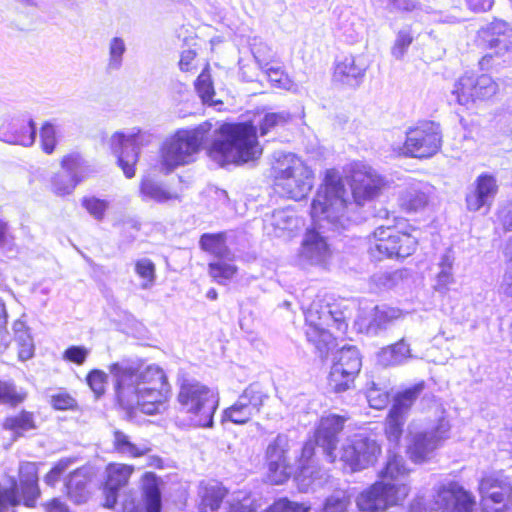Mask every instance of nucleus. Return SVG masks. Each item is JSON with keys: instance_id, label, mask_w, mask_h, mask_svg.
I'll list each match as a JSON object with an SVG mask.
<instances>
[{"instance_id": "obj_31", "label": "nucleus", "mask_w": 512, "mask_h": 512, "mask_svg": "<svg viewBox=\"0 0 512 512\" xmlns=\"http://www.w3.org/2000/svg\"><path fill=\"white\" fill-rule=\"evenodd\" d=\"M412 358H414V355L405 339L382 349L378 355L379 363L384 366L402 365Z\"/></svg>"}, {"instance_id": "obj_47", "label": "nucleus", "mask_w": 512, "mask_h": 512, "mask_svg": "<svg viewBox=\"0 0 512 512\" xmlns=\"http://www.w3.org/2000/svg\"><path fill=\"white\" fill-rule=\"evenodd\" d=\"M309 508L289 501L287 498H281L275 501L265 512H308ZM229 512H254L244 505L232 506Z\"/></svg>"}, {"instance_id": "obj_37", "label": "nucleus", "mask_w": 512, "mask_h": 512, "mask_svg": "<svg viewBox=\"0 0 512 512\" xmlns=\"http://www.w3.org/2000/svg\"><path fill=\"white\" fill-rule=\"evenodd\" d=\"M140 193L144 199L153 200L158 203H166L180 199L178 193L168 190L163 185L151 179H144L142 181Z\"/></svg>"}, {"instance_id": "obj_1", "label": "nucleus", "mask_w": 512, "mask_h": 512, "mask_svg": "<svg viewBox=\"0 0 512 512\" xmlns=\"http://www.w3.org/2000/svg\"><path fill=\"white\" fill-rule=\"evenodd\" d=\"M350 194L338 172L328 170L324 184L319 188L311 204V217L319 229H307L297 253V262L306 268L325 267L332 257L327 237L320 229L338 230L351 222L349 212L353 206Z\"/></svg>"}, {"instance_id": "obj_21", "label": "nucleus", "mask_w": 512, "mask_h": 512, "mask_svg": "<svg viewBox=\"0 0 512 512\" xmlns=\"http://www.w3.org/2000/svg\"><path fill=\"white\" fill-rule=\"evenodd\" d=\"M434 505L438 512H472L475 501L460 485L451 482L436 490Z\"/></svg>"}, {"instance_id": "obj_38", "label": "nucleus", "mask_w": 512, "mask_h": 512, "mask_svg": "<svg viewBox=\"0 0 512 512\" xmlns=\"http://www.w3.org/2000/svg\"><path fill=\"white\" fill-rule=\"evenodd\" d=\"M61 167L79 182H82L94 172L92 167L79 153H71L64 156L61 161Z\"/></svg>"}, {"instance_id": "obj_54", "label": "nucleus", "mask_w": 512, "mask_h": 512, "mask_svg": "<svg viewBox=\"0 0 512 512\" xmlns=\"http://www.w3.org/2000/svg\"><path fill=\"white\" fill-rule=\"evenodd\" d=\"M413 34L410 27L402 28L398 31L394 45L391 49V54L396 59H402L406 54L409 46L413 42Z\"/></svg>"}, {"instance_id": "obj_20", "label": "nucleus", "mask_w": 512, "mask_h": 512, "mask_svg": "<svg viewBox=\"0 0 512 512\" xmlns=\"http://www.w3.org/2000/svg\"><path fill=\"white\" fill-rule=\"evenodd\" d=\"M483 512H505L512 508V487L495 477L482 479L479 486Z\"/></svg>"}, {"instance_id": "obj_7", "label": "nucleus", "mask_w": 512, "mask_h": 512, "mask_svg": "<svg viewBox=\"0 0 512 512\" xmlns=\"http://www.w3.org/2000/svg\"><path fill=\"white\" fill-rule=\"evenodd\" d=\"M313 186V172L296 155L284 154L274 166V187L277 193L290 199L301 200Z\"/></svg>"}, {"instance_id": "obj_2", "label": "nucleus", "mask_w": 512, "mask_h": 512, "mask_svg": "<svg viewBox=\"0 0 512 512\" xmlns=\"http://www.w3.org/2000/svg\"><path fill=\"white\" fill-rule=\"evenodd\" d=\"M119 404L128 411L138 409L154 415L166 409L171 388L164 370L157 365L139 367L122 360L109 366Z\"/></svg>"}, {"instance_id": "obj_53", "label": "nucleus", "mask_w": 512, "mask_h": 512, "mask_svg": "<svg viewBox=\"0 0 512 512\" xmlns=\"http://www.w3.org/2000/svg\"><path fill=\"white\" fill-rule=\"evenodd\" d=\"M135 272L143 280L141 287L149 289L155 282V265L147 258L139 259L135 263Z\"/></svg>"}, {"instance_id": "obj_40", "label": "nucleus", "mask_w": 512, "mask_h": 512, "mask_svg": "<svg viewBox=\"0 0 512 512\" xmlns=\"http://www.w3.org/2000/svg\"><path fill=\"white\" fill-rule=\"evenodd\" d=\"M409 469L402 456L389 453L386 465L380 472L382 481L391 483H403L402 480L408 475Z\"/></svg>"}, {"instance_id": "obj_15", "label": "nucleus", "mask_w": 512, "mask_h": 512, "mask_svg": "<svg viewBox=\"0 0 512 512\" xmlns=\"http://www.w3.org/2000/svg\"><path fill=\"white\" fill-rule=\"evenodd\" d=\"M362 366L358 349L354 346H344L333 358V364L328 377V384L335 392H344L351 388L356 375Z\"/></svg>"}, {"instance_id": "obj_45", "label": "nucleus", "mask_w": 512, "mask_h": 512, "mask_svg": "<svg viewBox=\"0 0 512 512\" xmlns=\"http://www.w3.org/2000/svg\"><path fill=\"white\" fill-rule=\"evenodd\" d=\"M292 120V116L288 111L269 112L259 121V130L261 136H265L271 131L286 126Z\"/></svg>"}, {"instance_id": "obj_11", "label": "nucleus", "mask_w": 512, "mask_h": 512, "mask_svg": "<svg viewBox=\"0 0 512 512\" xmlns=\"http://www.w3.org/2000/svg\"><path fill=\"white\" fill-rule=\"evenodd\" d=\"M450 423L442 414L436 425L430 428L410 432L408 436L407 454L415 463H423L430 460L434 452L449 437Z\"/></svg>"}, {"instance_id": "obj_41", "label": "nucleus", "mask_w": 512, "mask_h": 512, "mask_svg": "<svg viewBox=\"0 0 512 512\" xmlns=\"http://www.w3.org/2000/svg\"><path fill=\"white\" fill-rule=\"evenodd\" d=\"M113 445L118 453L133 458L143 456L150 452V448L147 445L131 442L128 435L118 430L114 432Z\"/></svg>"}, {"instance_id": "obj_35", "label": "nucleus", "mask_w": 512, "mask_h": 512, "mask_svg": "<svg viewBox=\"0 0 512 512\" xmlns=\"http://www.w3.org/2000/svg\"><path fill=\"white\" fill-rule=\"evenodd\" d=\"M145 512L161 511V494L155 474L147 472L142 479Z\"/></svg>"}, {"instance_id": "obj_34", "label": "nucleus", "mask_w": 512, "mask_h": 512, "mask_svg": "<svg viewBox=\"0 0 512 512\" xmlns=\"http://www.w3.org/2000/svg\"><path fill=\"white\" fill-rule=\"evenodd\" d=\"M454 255L448 250L446 251L440 258L438 263L439 271L435 277L434 290L441 293L446 294L449 291L450 285L455 282L453 275V264H454Z\"/></svg>"}, {"instance_id": "obj_9", "label": "nucleus", "mask_w": 512, "mask_h": 512, "mask_svg": "<svg viewBox=\"0 0 512 512\" xmlns=\"http://www.w3.org/2000/svg\"><path fill=\"white\" fill-rule=\"evenodd\" d=\"M19 491L17 482L11 479L9 487L0 485V512H14L13 508L23 500L26 506L32 507L39 496L38 469L33 462H23L19 467Z\"/></svg>"}, {"instance_id": "obj_10", "label": "nucleus", "mask_w": 512, "mask_h": 512, "mask_svg": "<svg viewBox=\"0 0 512 512\" xmlns=\"http://www.w3.org/2000/svg\"><path fill=\"white\" fill-rule=\"evenodd\" d=\"M409 493L407 483L377 481L357 496L356 505L361 512H384L402 504Z\"/></svg>"}, {"instance_id": "obj_56", "label": "nucleus", "mask_w": 512, "mask_h": 512, "mask_svg": "<svg viewBox=\"0 0 512 512\" xmlns=\"http://www.w3.org/2000/svg\"><path fill=\"white\" fill-rule=\"evenodd\" d=\"M349 505V497L344 492H337L326 500L322 512H346Z\"/></svg>"}, {"instance_id": "obj_58", "label": "nucleus", "mask_w": 512, "mask_h": 512, "mask_svg": "<svg viewBox=\"0 0 512 512\" xmlns=\"http://www.w3.org/2000/svg\"><path fill=\"white\" fill-rule=\"evenodd\" d=\"M264 72L272 85L287 90L292 87L288 75L280 67H267Z\"/></svg>"}, {"instance_id": "obj_30", "label": "nucleus", "mask_w": 512, "mask_h": 512, "mask_svg": "<svg viewBox=\"0 0 512 512\" xmlns=\"http://www.w3.org/2000/svg\"><path fill=\"white\" fill-rule=\"evenodd\" d=\"M0 139L6 143L30 147L36 139V126L32 119L13 123L11 131L4 132L0 130Z\"/></svg>"}, {"instance_id": "obj_33", "label": "nucleus", "mask_w": 512, "mask_h": 512, "mask_svg": "<svg viewBox=\"0 0 512 512\" xmlns=\"http://www.w3.org/2000/svg\"><path fill=\"white\" fill-rule=\"evenodd\" d=\"M89 478L84 469H77L70 474L66 483L68 497L75 503L81 504L89 498Z\"/></svg>"}, {"instance_id": "obj_24", "label": "nucleus", "mask_w": 512, "mask_h": 512, "mask_svg": "<svg viewBox=\"0 0 512 512\" xmlns=\"http://www.w3.org/2000/svg\"><path fill=\"white\" fill-rule=\"evenodd\" d=\"M133 472L134 466L128 464L110 463L106 466V481L104 485L105 507L113 508L115 506L118 491L128 484Z\"/></svg>"}, {"instance_id": "obj_19", "label": "nucleus", "mask_w": 512, "mask_h": 512, "mask_svg": "<svg viewBox=\"0 0 512 512\" xmlns=\"http://www.w3.org/2000/svg\"><path fill=\"white\" fill-rule=\"evenodd\" d=\"M267 396L258 384L249 385L234 405L224 411V419L235 424H245L260 412Z\"/></svg>"}, {"instance_id": "obj_63", "label": "nucleus", "mask_w": 512, "mask_h": 512, "mask_svg": "<svg viewBox=\"0 0 512 512\" xmlns=\"http://www.w3.org/2000/svg\"><path fill=\"white\" fill-rule=\"evenodd\" d=\"M88 355L89 350L87 348L83 346H71L64 351L63 359L77 365H82Z\"/></svg>"}, {"instance_id": "obj_61", "label": "nucleus", "mask_w": 512, "mask_h": 512, "mask_svg": "<svg viewBox=\"0 0 512 512\" xmlns=\"http://www.w3.org/2000/svg\"><path fill=\"white\" fill-rule=\"evenodd\" d=\"M22 399V396L17 393L12 383L0 380V403L17 404Z\"/></svg>"}, {"instance_id": "obj_25", "label": "nucleus", "mask_w": 512, "mask_h": 512, "mask_svg": "<svg viewBox=\"0 0 512 512\" xmlns=\"http://www.w3.org/2000/svg\"><path fill=\"white\" fill-rule=\"evenodd\" d=\"M497 192L498 185L496 178L492 174H480L474 182L473 190L466 195L467 209L476 212L482 207H489Z\"/></svg>"}, {"instance_id": "obj_52", "label": "nucleus", "mask_w": 512, "mask_h": 512, "mask_svg": "<svg viewBox=\"0 0 512 512\" xmlns=\"http://www.w3.org/2000/svg\"><path fill=\"white\" fill-rule=\"evenodd\" d=\"M226 494V491L217 483L206 486L201 494L202 504L212 511L217 510Z\"/></svg>"}, {"instance_id": "obj_22", "label": "nucleus", "mask_w": 512, "mask_h": 512, "mask_svg": "<svg viewBox=\"0 0 512 512\" xmlns=\"http://www.w3.org/2000/svg\"><path fill=\"white\" fill-rule=\"evenodd\" d=\"M346 418L336 414L322 416L315 431V442L321 447L330 462L337 458L335 453L338 435L344 428Z\"/></svg>"}, {"instance_id": "obj_14", "label": "nucleus", "mask_w": 512, "mask_h": 512, "mask_svg": "<svg viewBox=\"0 0 512 512\" xmlns=\"http://www.w3.org/2000/svg\"><path fill=\"white\" fill-rule=\"evenodd\" d=\"M441 143L439 125L423 122L407 130L403 153L415 158H429L439 151Z\"/></svg>"}, {"instance_id": "obj_23", "label": "nucleus", "mask_w": 512, "mask_h": 512, "mask_svg": "<svg viewBox=\"0 0 512 512\" xmlns=\"http://www.w3.org/2000/svg\"><path fill=\"white\" fill-rule=\"evenodd\" d=\"M314 452V444L312 442L305 443L299 459V472L295 475L297 485L302 491L321 486L326 478V472L313 459Z\"/></svg>"}, {"instance_id": "obj_28", "label": "nucleus", "mask_w": 512, "mask_h": 512, "mask_svg": "<svg viewBox=\"0 0 512 512\" xmlns=\"http://www.w3.org/2000/svg\"><path fill=\"white\" fill-rule=\"evenodd\" d=\"M482 41L496 54H512V28L504 21L496 20L482 28L480 31Z\"/></svg>"}, {"instance_id": "obj_48", "label": "nucleus", "mask_w": 512, "mask_h": 512, "mask_svg": "<svg viewBox=\"0 0 512 512\" xmlns=\"http://www.w3.org/2000/svg\"><path fill=\"white\" fill-rule=\"evenodd\" d=\"M237 272V267L228 259H219L209 264V275L219 284H225Z\"/></svg>"}, {"instance_id": "obj_12", "label": "nucleus", "mask_w": 512, "mask_h": 512, "mask_svg": "<svg viewBox=\"0 0 512 512\" xmlns=\"http://www.w3.org/2000/svg\"><path fill=\"white\" fill-rule=\"evenodd\" d=\"M380 454L381 447L376 440L355 435L343 442L339 450V460L345 469L357 472L374 465Z\"/></svg>"}, {"instance_id": "obj_6", "label": "nucleus", "mask_w": 512, "mask_h": 512, "mask_svg": "<svg viewBox=\"0 0 512 512\" xmlns=\"http://www.w3.org/2000/svg\"><path fill=\"white\" fill-rule=\"evenodd\" d=\"M177 400L181 410L198 427H212L213 415L218 408V394L196 380H182Z\"/></svg>"}, {"instance_id": "obj_55", "label": "nucleus", "mask_w": 512, "mask_h": 512, "mask_svg": "<svg viewBox=\"0 0 512 512\" xmlns=\"http://www.w3.org/2000/svg\"><path fill=\"white\" fill-rule=\"evenodd\" d=\"M57 127L51 122H45L40 129V143L46 154H52L57 144Z\"/></svg>"}, {"instance_id": "obj_36", "label": "nucleus", "mask_w": 512, "mask_h": 512, "mask_svg": "<svg viewBox=\"0 0 512 512\" xmlns=\"http://www.w3.org/2000/svg\"><path fill=\"white\" fill-rule=\"evenodd\" d=\"M199 243L204 251L214 255L217 260L228 259L232 261L234 259L233 253L226 246L225 235L223 233L204 234L201 236Z\"/></svg>"}, {"instance_id": "obj_4", "label": "nucleus", "mask_w": 512, "mask_h": 512, "mask_svg": "<svg viewBox=\"0 0 512 512\" xmlns=\"http://www.w3.org/2000/svg\"><path fill=\"white\" fill-rule=\"evenodd\" d=\"M212 124L204 122L194 129L178 130L161 148V170L165 173L194 161L201 145L208 140Z\"/></svg>"}, {"instance_id": "obj_27", "label": "nucleus", "mask_w": 512, "mask_h": 512, "mask_svg": "<svg viewBox=\"0 0 512 512\" xmlns=\"http://www.w3.org/2000/svg\"><path fill=\"white\" fill-rule=\"evenodd\" d=\"M367 65L360 57L348 55L340 58L335 65L334 81L350 87H358L365 76Z\"/></svg>"}, {"instance_id": "obj_18", "label": "nucleus", "mask_w": 512, "mask_h": 512, "mask_svg": "<svg viewBox=\"0 0 512 512\" xmlns=\"http://www.w3.org/2000/svg\"><path fill=\"white\" fill-rule=\"evenodd\" d=\"M289 448V441L283 435H278L267 448L268 478L273 484H282L296 473Z\"/></svg>"}, {"instance_id": "obj_62", "label": "nucleus", "mask_w": 512, "mask_h": 512, "mask_svg": "<svg viewBox=\"0 0 512 512\" xmlns=\"http://www.w3.org/2000/svg\"><path fill=\"white\" fill-rule=\"evenodd\" d=\"M367 401L370 407L374 409H383L389 403V396L376 387H372L367 392Z\"/></svg>"}, {"instance_id": "obj_60", "label": "nucleus", "mask_w": 512, "mask_h": 512, "mask_svg": "<svg viewBox=\"0 0 512 512\" xmlns=\"http://www.w3.org/2000/svg\"><path fill=\"white\" fill-rule=\"evenodd\" d=\"M71 464L72 460L69 458L59 460L45 476V483L47 485L54 486Z\"/></svg>"}, {"instance_id": "obj_13", "label": "nucleus", "mask_w": 512, "mask_h": 512, "mask_svg": "<svg viewBox=\"0 0 512 512\" xmlns=\"http://www.w3.org/2000/svg\"><path fill=\"white\" fill-rule=\"evenodd\" d=\"M151 141V135L133 128L127 133L115 132L109 139V146L117 156L118 163L127 178L135 175L134 166L138 160L139 149Z\"/></svg>"}, {"instance_id": "obj_51", "label": "nucleus", "mask_w": 512, "mask_h": 512, "mask_svg": "<svg viewBox=\"0 0 512 512\" xmlns=\"http://www.w3.org/2000/svg\"><path fill=\"white\" fill-rule=\"evenodd\" d=\"M0 252L6 255L19 253L16 238L7 222L0 219Z\"/></svg>"}, {"instance_id": "obj_46", "label": "nucleus", "mask_w": 512, "mask_h": 512, "mask_svg": "<svg viewBox=\"0 0 512 512\" xmlns=\"http://www.w3.org/2000/svg\"><path fill=\"white\" fill-rule=\"evenodd\" d=\"M126 49V43L123 38L115 36L110 39L108 43L107 71H118L122 67Z\"/></svg>"}, {"instance_id": "obj_57", "label": "nucleus", "mask_w": 512, "mask_h": 512, "mask_svg": "<svg viewBox=\"0 0 512 512\" xmlns=\"http://www.w3.org/2000/svg\"><path fill=\"white\" fill-rule=\"evenodd\" d=\"M82 205L88 213L97 220L103 219L105 212L109 207V203L107 201L95 197L84 198Z\"/></svg>"}, {"instance_id": "obj_17", "label": "nucleus", "mask_w": 512, "mask_h": 512, "mask_svg": "<svg viewBox=\"0 0 512 512\" xmlns=\"http://www.w3.org/2000/svg\"><path fill=\"white\" fill-rule=\"evenodd\" d=\"M497 91L498 84L489 75L464 74L455 82L452 95L458 104L468 106L492 98Z\"/></svg>"}, {"instance_id": "obj_59", "label": "nucleus", "mask_w": 512, "mask_h": 512, "mask_svg": "<svg viewBox=\"0 0 512 512\" xmlns=\"http://www.w3.org/2000/svg\"><path fill=\"white\" fill-rule=\"evenodd\" d=\"M87 383L97 397L105 392L107 375L101 370H93L87 376Z\"/></svg>"}, {"instance_id": "obj_64", "label": "nucleus", "mask_w": 512, "mask_h": 512, "mask_svg": "<svg viewBox=\"0 0 512 512\" xmlns=\"http://www.w3.org/2000/svg\"><path fill=\"white\" fill-rule=\"evenodd\" d=\"M498 219L505 231H512V200L499 209Z\"/></svg>"}, {"instance_id": "obj_42", "label": "nucleus", "mask_w": 512, "mask_h": 512, "mask_svg": "<svg viewBox=\"0 0 512 512\" xmlns=\"http://www.w3.org/2000/svg\"><path fill=\"white\" fill-rule=\"evenodd\" d=\"M424 386V382L421 381L412 387L405 389L403 392H400L395 398V402L391 410L406 417L415 400L423 392Z\"/></svg>"}, {"instance_id": "obj_3", "label": "nucleus", "mask_w": 512, "mask_h": 512, "mask_svg": "<svg viewBox=\"0 0 512 512\" xmlns=\"http://www.w3.org/2000/svg\"><path fill=\"white\" fill-rule=\"evenodd\" d=\"M211 158L221 166L256 160L262 154L256 128L250 123L223 124L212 142Z\"/></svg>"}, {"instance_id": "obj_49", "label": "nucleus", "mask_w": 512, "mask_h": 512, "mask_svg": "<svg viewBox=\"0 0 512 512\" xmlns=\"http://www.w3.org/2000/svg\"><path fill=\"white\" fill-rule=\"evenodd\" d=\"M195 89L203 103L209 105L217 104V101L213 99L215 91L208 67L203 69L195 81Z\"/></svg>"}, {"instance_id": "obj_16", "label": "nucleus", "mask_w": 512, "mask_h": 512, "mask_svg": "<svg viewBox=\"0 0 512 512\" xmlns=\"http://www.w3.org/2000/svg\"><path fill=\"white\" fill-rule=\"evenodd\" d=\"M387 181L375 169L355 163L351 170V194L357 206L377 197L386 188Z\"/></svg>"}, {"instance_id": "obj_5", "label": "nucleus", "mask_w": 512, "mask_h": 512, "mask_svg": "<svg viewBox=\"0 0 512 512\" xmlns=\"http://www.w3.org/2000/svg\"><path fill=\"white\" fill-rule=\"evenodd\" d=\"M306 337L311 342L321 358H325L334 344V337L328 330L335 327L339 334H345L347 322L340 311H332L319 301L313 302L305 312Z\"/></svg>"}, {"instance_id": "obj_43", "label": "nucleus", "mask_w": 512, "mask_h": 512, "mask_svg": "<svg viewBox=\"0 0 512 512\" xmlns=\"http://www.w3.org/2000/svg\"><path fill=\"white\" fill-rule=\"evenodd\" d=\"M3 427L6 430H10L14 433L15 437H21L26 432L36 428L33 414L27 411L7 417L3 423Z\"/></svg>"}, {"instance_id": "obj_39", "label": "nucleus", "mask_w": 512, "mask_h": 512, "mask_svg": "<svg viewBox=\"0 0 512 512\" xmlns=\"http://www.w3.org/2000/svg\"><path fill=\"white\" fill-rule=\"evenodd\" d=\"M13 331L19 360L26 361L32 358L34 355V343L25 323L20 320L15 321Z\"/></svg>"}, {"instance_id": "obj_29", "label": "nucleus", "mask_w": 512, "mask_h": 512, "mask_svg": "<svg viewBox=\"0 0 512 512\" xmlns=\"http://www.w3.org/2000/svg\"><path fill=\"white\" fill-rule=\"evenodd\" d=\"M303 225V220L291 208L278 209L265 219L264 228L275 237H290Z\"/></svg>"}, {"instance_id": "obj_8", "label": "nucleus", "mask_w": 512, "mask_h": 512, "mask_svg": "<svg viewBox=\"0 0 512 512\" xmlns=\"http://www.w3.org/2000/svg\"><path fill=\"white\" fill-rule=\"evenodd\" d=\"M417 246V240L409 233L401 232L395 227L380 226L369 238L368 252L376 260L384 258H406Z\"/></svg>"}, {"instance_id": "obj_50", "label": "nucleus", "mask_w": 512, "mask_h": 512, "mask_svg": "<svg viewBox=\"0 0 512 512\" xmlns=\"http://www.w3.org/2000/svg\"><path fill=\"white\" fill-rule=\"evenodd\" d=\"M406 417L402 414H398L394 412L393 410H390L389 415L386 420V426H385V433L387 436V439L394 443L395 445H398L402 433H403V426L405 423Z\"/></svg>"}, {"instance_id": "obj_44", "label": "nucleus", "mask_w": 512, "mask_h": 512, "mask_svg": "<svg viewBox=\"0 0 512 512\" xmlns=\"http://www.w3.org/2000/svg\"><path fill=\"white\" fill-rule=\"evenodd\" d=\"M80 182L64 170L55 173L50 179V190L58 197L71 195Z\"/></svg>"}, {"instance_id": "obj_26", "label": "nucleus", "mask_w": 512, "mask_h": 512, "mask_svg": "<svg viewBox=\"0 0 512 512\" xmlns=\"http://www.w3.org/2000/svg\"><path fill=\"white\" fill-rule=\"evenodd\" d=\"M433 194V187L425 182L415 181L399 192L398 205L408 213L424 210Z\"/></svg>"}, {"instance_id": "obj_32", "label": "nucleus", "mask_w": 512, "mask_h": 512, "mask_svg": "<svg viewBox=\"0 0 512 512\" xmlns=\"http://www.w3.org/2000/svg\"><path fill=\"white\" fill-rule=\"evenodd\" d=\"M401 315L402 312L396 308L387 306L375 307L369 323L366 326V333L377 335L379 332L385 330L394 320L399 319Z\"/></svg>"}]
</instances>
